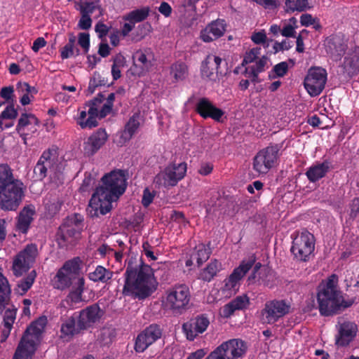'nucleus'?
I'll return each instance as SVG.
<instances>
[{
    "instance_id": "nucleus-1",
    "label": "nucleus",
    "mask_w": 359,
    "mask_h": 359,
    "mask_svg": "<svg viewBox=\"0 0 359 359\" xmlns=\"http://www.w3.org/2000/svg\"><path fill=\"white\" fill-rule=\"evenodd\" d=\"M127 175L126 170H114L102 177V185L96 188L87 208L88 214L91 217L110 212L112 202L117 201L126 191Z\"/></svg>"
},
{
    "instance_id": "nucleus-2",
    "label": "nucleus",
    "mask_w": 359,
    "mask_h": 359,
    "mask_svg": "<svg viewBox=\"0 0 359 359\" xmlns=\"http://www.w3.org/2000/svg\"><path fill=\"white\" fill-rule=\"evenodd\" d=\"M124 277L122 292L124 296H133L139 299H144L151 296L157 288L158 283L153 269L142 260L139 265L134 266L132 259H130Z\"/></svg>"
},
{
    "instance_id": "nucleus-3",
    "label": "nucleus",
    "mask_w": 359,
    "mask_h": 359,
    "mask_svg": "<svg viewBox=\"0 0 359 359\" xmlns=\"http://www.w3.org/2000/svg\"><path fill=\"white\" fill-rule=\"evenodd\" d=\"M26 188L14 177L13 170L8 164H0V209L15 211L21 204Z\"/></svg>"
},
{
    "instance_id": "nucleus-4",
    "label": "nucleus",
    "mask_w": 359,
    "mask_h": 359,
    "mask_svg": "<svg viewBox=\"0 0 359 359\" xmlns=\"http://www.w3.org/2000/svg\"><path fill=\"white\" fill-rule=\"evenodd\" d=\"M335 275L328 278L325 285L319 288L317 300L319 312L323 316H332L345 309L351 307L354 300L344 299L341 292L337 288V283L333 280Z\"/></svg>"
},
{
    "instance_id": "nucleus-5",
    "label": "nucleus",
    "mask_w": 359,
    "mask_h": 359,
    "mask_svg": "<svg viewBox=\"0 0 359 359\" xmlns=\"http://www.w3.org/2000/svg\"><path fill=\"white\" fill-rule=\"evenodd\" d=\"M83 267V261L79 257H75L65 262L53 279V286L59 290L69 288L73 281L78 280Z\"/></svg>"
},
{
    "instance_id": "nucleus-6",
    "label": "nucleus",
    "mask_w": 359,
    "mask_h": 359,
    "mask_svg": "<svg viewBox=\"0 0 359 359\" xmlns=\"http://www.w3.org/2000/svg\"><path fill=\"white\" fill-rule=\"evenodd\" d=\"M291 253L299 261L307 262L315 248V238L306 229L296 231L291 235Z\"/></svg>"
},
{
    "instance_id": "nucleus-7",
    "label": "nucleus",
    "mask_w": 359,
    "mask_h": 359,
    "mask_svg": "<svg viewBox=\"0 0 359 359\" xmlns=\"http://www.w3.org/2000/svg\"><path fill=\"white\" fill-rule=\"evenodd\" d=\"M191 299L189 288L185 284L175 285L166 291L165 306L175 315L182 314Z\"/></svg>"
},
{
    "instance_id": "nucleus-8",
    "label": "nucleus",
    "mask_w": 359,
    "mask_h": 359,
    "mask_svg": "<svg viewBox=\"0 0 359 359\" xmlns=\"http://www.w3.org/2000/svg\"><path fill=\"white\" fill-rule=\"evenodd\" d=\"M186 172L187 164L185 163L171 164L156 175L154 182L158 187L165 188L175 187L179 181L184 178Z\"/></svg>"
},
{
    "instance_id": "nucleus-9",
    "label": "nucleus",
    "mask_w": 359,
    "mask_h": 359,
    "mask_svg": "<svg viewBox=\"0 0 359 359\" xmlns=\"http://www.w3.org/2000/svg\"><path fill=\"white\" fill-rule=\"evenodd\" d=\"M327 76V71L322 67H311L309 69L304 80V86L310 96L316 97L323 92Z\"/></svg>"
},
{
    "instance_id": "nucleus-10",
    "label": "nucleus",
    "mask_w": 359,
    "mask_h": 359,
    "mask_svg": "<svg viewBox=\"0 0 359 359\" xmlns=\"http://www.w3.org/2000/svg\"><path fill=\"white\" fill-rule=\"evenodd\" d=\"M38 255L37 246L35 244L27 245L15 257L13 263V272L16 277L21 276L32 266Z\"/></svg>"
},
{
    "instance_id": "nucleus-11",
    "label": "nucleus",
    "mask_w": 359,
    "mask_h": 359,
    "mask_svg": "<svg viewBox=\"0 0 359 359\" xmlns=\"http://www.w3.org/2000/svg\"><path fill=\"white\" fill-rule=\"evenodd\" d=\"M280 147L278 144L269 146L260 150L253 158V169L259 174H266L273 166Z\"/></svg>"
},
{
    "instance_id": "nucleus-12",
    "label": "nucleus",
    "mask_w": 359,
    "mask_h": 359,
    "mask_svg": "<svg viewBox=\"0 0 359 359\" xmlns=\"http://www.w3.org/2000/svg\"><path fill=\"white\" fill-rule=\"evenodd\" d=\"M290 305L285 300H270L265 303L264 309L261 311L262 320L264 323L272 325L287 313Z\"/></svg>"
},
{
    "instance_id": "nucleus-13",
    "label": "nucleus",
    "mask_w": 359,
    "mask_h": 359,
    "mask_svg": "<svg viewBox=\"0 0 359 359\" xmlns=\"http://www.w3.org/2000/svg\"><path fill=\"white\" fill-rule=\"evenodd\" d=\"M257 258L252 254L247 259H243L239 266L233 269L230 276L224 280V287L226 290H237L240 285V280L253 266Z\"/></svg>"
},
{
    "instance_id": "nucleus-14",
    "label": "nucleus",
    "mask_w": 359,
    "mask_h": 359,
    "mask_svg": "<svg viewBox=\"0 0 359 359\" xmlns=\"http://www.w3.org/2000/svg\"><path fill=\"white\" fill-rule=\"evenodd\" d=\"M162 330L157 324H151L146 327L136 337L135 350L137 353L144 352L150 345L161 338Z\"/></svg>"
},
{
    "instance_id": "nucleus-15",
    "label": "nucleus",
    "mask_w": 359,
    "mask_h": 359,
    "mask_svg": "<svg viewBox=\"0 0 359 359\" xmlns=\"http://www.w3.org/2000/svg\"><path fill=\"white\" fill-rule=\"evenodd\" d=\"M337 333L335 335V344L339 347H346L352 342L358 332V325L351 321L338 322L336 325Z\"/></svg>"
},
{
    "instance_id": "nucleus-16",
    "label": "nucleus",
    "mask_w": 359,
    "mask_h": 359,
    "mask_svg": "<svg viewBox=\"0 0 359 359\" xmlns=\"http://www.w3.org/2000/svg\"><path fill=\"white\" fill-rule=\"evenodd\" d=\"M104 314V311L100 307L98 304L90 305L77 313L79 327L86 330L100 322Z\"/></svg>"
},
{
    "instance_id": "nucleus-17",
    "label": "nucleus",
    "mask_w": 359,
    "mask_h": 359,
    "mask_svg": "<svg viewBox=\"0 0 359 359\" xmlns=\"http://www.w3.org/2000/svg\"><path fill=\"white\" fill-rule=\"evenodd\" d=\"M210 325V320L206 314H200L191 318L182 325V330L187 339L194 341L197 336L203 333Z\"/></svg>"
},
{
    "instance_id": "nucleus-18",
    "label": "nucleus",
    "mask_w": 359,
    "mask_h": 359,
    "mask_svg": "<svg viewBox=\"0 0 359 359\" xmlns=\"http://www.w3.org/2000/svg\"><path fill=\"white\" fill-rule=\"evenodd\" d=\"M224 359L241 358L247 351L245 343L240 339H229L217 347Z\"/></svg>"
},
{
    "instance_id": "nucleus-19",
    "label": "nucleus",
    "mask_w": 359,
    "mask_h": 359,
    "mask_svg": "<svg viewBox=\"0 0 359 359\" xmlns=\"http://www.w3.org/2000/svg\"><path fill=\"white\" fill-rule=\"evenodd\" d=\"M226 29L225 20L218 18L208 23L205 28L201 30L199 38L205 43H210L222 37Z\"/></svg>"
},
{
    "instance_id": "nucleus-20",
    "label": "nucleus",
    "mask_w": 359,
    "mask_h": 359,
    "mask_svg": "<svg viewBox=\"0 0 359 359\" xmlns=\"http://www.w3.org/2000/svg\"><path fill=\"white\" fill-rule=\"evenodd\" d=\"M195 111L202 118H212L215 121L220 122L224 111L217 107L207 97L200 98L196 104Z\"/></svg>"
},
{
    "instance_id": "nucleus-21",
    "label": "nucleus",
    "mask_w": 359,
    "mask_h": 359,
    "mask_svg": "<svg viewBox=\"0 0 359 359\" xmlns=\"http://www.w3.org/2000/svg\"><path fill=\"white\" fill-rule=\"evenodd\" d=\"M79 235V229H74L63 222L56 233V242L60 248H67L69 245H74L75 240Z\"/></svg>"
},
{
    "instance_id": "nucleus-22",
    "label": "nucleus",
    "mask_w": 359,
    "mask_h": 359,
    "mask_svg": "<svg viewBox=\"0 0 359 359\" xmlns=\"http://www.w3.org/2000/svg\"><path fill=\"white\" fill-rule=\"evenodd\" d=\"M108 135L105 129L99 128L93 133L84 144L85 154L88 156L94 155L106 142Z\"/></svg>"
},
{
    "instance_id": "nucleus-23",
    "label": "nucleus",
    "mask_w": 359,
    "mask_h": 359,
    "mask_svg": "<svg viewBox=\"0 0 359 359\" xmlns=\"http://www.w3.org/2000/svg\"><path fill=\"white\" fill-rule=\"evenodd\" d=\"M151 55L149 50H138L133 55V67L135 74L139 76H143L152 66L149 59Z\"/></svg>"
},
{
    "instance_id": "nucleus-24",
    "label": "nucleus",
    "mask_w": 359,
    "mask_h": 359,
    "mask_svg": "<svg viewBox=\"0 0 359 359\" xmlns=\"http://www.w3.org/2000/svg\"><path fill=\"white\" fill-rule=\"evenodd\" d=\"M332 169V163L328 160L316 162L307 168L305 173L310 182L315 183L325 177Z\"/></svg>"
},
{
    "instance_id": "nucleus-25",
    "label": "nucleus",
    "mask_w": 359,
    "mask_h": 359,
    "mask_svg": "<svg viewBox=\"0 0 359 359\" xmlns=\"http://www.w3.org/2000/svg\"><path fill=\"white\" fill-rule=\"evenodd\" d=\"M222 60L219 56L208 55L201 64V75L210 80L214 79L215 74L218 73Z\"/></svg>"
},
{
    "instance_id": "nucleus-26",
    "label": "nucleus",
    "mask_w": 359,
    "mask_h": 359,
    "mask_svg": "<svg viewBox=\"0 0 359 359\" xmlns=\"http://www.w3.org/2000/svg\"><path fill=\"white\" fill-rule=\"evenodd\" d=\"M249 304L250 299L247 294L238 296L223 306L222 309V316L229 318L236 311L243 310L246 309Z\"/></svg>"
},
{
    "instance_id": "nucleus-27",
    "label": "nucleus",
    "mask_w": 359,
    "mask_h": 359,
    "mask_svg": "<svg viewBox=\"0 0 359 359\" xmlns=\"http://www.w3.org/2000/svg\"><path fill=\"white\" fill-rule=\"evenodd\" d=\"M35 214V208L32 205H27L20 212L16 224L17 229L22 233H27Z\"/></svg>"
},
{
    "instance_id": "nucleus-28",
    "label": "nucleus",
    "mask_w": 359,
    "mask_h": 359,
    "mask_svg": "<svg viewBox=\"0 0 359 359\" xmlns=\"http://www.w3.org/2000/svg\"><path fill=\"white\" fill-rule=\"evenodd\" d=\"M347 49V45L338 36L332 37L327 41V52L335 60H340Z\"/></svg>"
},
{
    "instance_id": "nucleus-29",
    "label": "nucleus",
    "mask_w": 359,
    "mask_h": 359,
    "mask_svg": "<svg viewBox=\"0 0 359 359\" xmlns=\"http://www.w3.org/2000/svg\"><path fill=\"white\" fill-rule=\"evenodd\" d=\"M34 341L33 339H29L27 337L23 335L13 355L15 358L29 359L34 353Z\"/></svg>"
},
{
    "instance_id": "nucleus-30",
    "label": "nucleus",
    "mask_w": 359,
    "mask_h": 359,
    "mask_svg": "<svg viewBox=\"0 0 359 359\" xmlns=\"http://www.w3.org/2000/svg\"><path fill=\"white\" fill-rule=\"evenodd\" d=\"M140 126V114L134 113L126 122L124 129L121 132V139L124 142H128L137 132Z\"/></svg>"
},
{
    "instance_id": "nucleus-31",
    "label": "nucleus",
    "mask_w": 359,
    "mask_h": 359,
    "mask_svg": "<svg viewBox=\"0 0 359 359\" xmlns=\"http://www.w3.org/2000/svg\"><path fill=\"white\" fill-rule=\"evenodd\" d=\"M77 313H74L73 316L65 319L60 328L62 337H73L75 334L85 330L84 328L79 327V318H77Z\"/></svg>"
},
{
    "instance_id": "nucleus-32",
    "label": "nucleus",
    "mask_w": 359,
    "mask_h": 359,
    "mask_svg": "<svg viewBox=\"0 0 359 359\" xmlns=\"http://www.w3.org/2000/svg\"><path fill=\"white\" fill-rule=\"evenodd\" d=\"M57 148L53 146L43 151L38 161L42 165H44V167H46L48 171H53L55 170V167L57 165Z\"/></svg>"
},
{
    "instance_id": "nucleus-33",
    "label": "nucleus",
    "mask_w": 359,
    "mask_h": 359,
    "mask_svg": "<svg viewBox=\"0 0 359 359\" xmlns=\"http://www.w3.org/2000/svg\"><path fill=\"white\" fill-rule=\"evenodd\" d=\"M343 68L349 78L359 73V48L354 50L351 57L344 58Z\"/></svg>"
},
{
    "instance_id": "nucleus-34",
    "label": "nucleus",
    "mask_w": 359,
    "mask_h": 359,
    "mask_svg": "<svg viewBox=\"0 0 359 359\" xmlns=\"http://www.w3.org/2000/svg\"><path fill=\"white\" fill-rule=\"evenodd\" d=\"M113 274V271L99 265L94 271L88 273V278L95 283H107L112 278Z\"/></svg>"
},
{
    "instance_id": "nucleus-35",
    "label": "nucleus",
    "mask_w": 359,
    "mask_h": 359,
    "mask_svg": "<svg viewBox=\"0 0 359 359\" xmlns=\"http://www.w3.org/2000/svg\"><path fill=\"white\" fill-rule=\"evenodd\" d=\"M211 253L212 251L209 245H205L203 243H199L194 248L191 253L192 259H195L198 266H200L209 259Z\"/></svg>"
},
{
    "instance_id": "nucleus-36",
    "label": "nucleus",
    "mask_w": 359,
    "mask_h": 359,
    "mask_svg": "<svg viewBox=\"0 0 359 359\" xmlns=\"http://www.w3.org/2000/svg\"><path fill=\"white\" fill-rule=\"evenodd\" d=\"M39 121L35 116V115L32 114L23 113L18 120V123L16 126V130L20 134V137H23L25 141L26 134L22 133V130H24L25 128L29 125L39 126Z\"/></svg>"
},
{
    "instance_id": "nucleus-37",
    "label": "nucleus",
    "mask_w": 359,
    "mask_h": 359,
    "mask_svg": "<svg viewBox=\"0 0 359 359\" xmlns=\"http://www.w3.org/2000/svg\"><path fill=\"white\" fill-rule=\"evenodd\" d=\"M150 11L151 9L149 6H143L130 11L123 18L126 21H132L136 24L146 20L149 15Z\"/></svg>"
},
{
    "instance_id": "nucleus-38",
    "label": "nucleus",
    "mask_w": 359,
    "mask_h": 359,
    "mask_svg": "<svg viewBox=\"0 0 359 359\" xmlns=\"http://www.w3.org/2000/svg\"><path fill=\"white\" fill-rule=\"evenodd\" d=\"M85 287V279L83 277H79L72 290L67 295V298L72 303L78 304L83 302V293Z\"/></svg>"
},
{
    "instance_id": "nucleus-39",
    "label": "nucleus",
    "mask_w": 359,
    "mask_h": 359,
    "mask_svg": "<svg viewBox=\"0 0 359 359\" xmlns=\"http://www.w3.org/2000/svg\"><path fill=\"white\" fill-rule=\"evenodd\" d=\"M36 277L35 270L31 271L28 275L18 282L15 291L20 295H24L32 286Z\"/></svg>"
},
{
    "instance_id": "nucleus-40",
    "label": "nucleus",
    "mask_w": 359,
    "mask_h": 359,
    "mask_svg": "<svg viewBox=\"0 0 359 359\" xmlns=\"http://www.w3.org/2000/svg\"><path fill=\"white\" fill-rule=\"evenodd\" d=\"M221 269L222 264L218 260H211L208 266L201 272L200 277L203 280L210 282Z\"/></svg>"
},
{
    "instance_id": "nucleus-41",
    "label": "nucleus",
    "mask_w": 359,
    "mask_h": 359,
    "mask_svg": "<svg viewBox=\"0 0 359 359\" xmlns=\"http://www.w3.org/2000/svg\"><path fill=\"white\" fill-rule=\"evenodd\" d=\"M170 75L175 81H183L188 75V67L183 62H176L170 66Z\"/></svg>"
},
{
    "instance_id": "nucleus-42",
    "label": "nucleus",
    "mask_w": 359,
    "mask_h": 359,
    "mask_svg": "<svg viewBox=\"0 0 359 359\" xmlns=\"http://www.w3.org/2000/svg\"><path fill=\"white\" fill-rule=\"evenodd\" d=\"M88 118L86 120L85 123L81 122V128H93L97 126L98 123L97 118H100V110L95 108V107L88 106Z\"/></svg>"
},
{
    "instance_id": "nucleus-43",
    "label": "nucleus",
    "mask_w": 359,
    "mask_h": 359,
    "mask_svg": "<svg viewBox=\"0 0 359 359\" xmlns=\"http://www.w3.org/2000/svg\"><path fill=\"white\" fill-rule=\"evenodd\" d=\"M285 4L287 13L302 12L310 8L308 0H285Z\"/></svg>"
},
{
    "instance_id": "nucleus-44",
    "label": "nucleus",
    "mask_w": 359,
    "mask_h": 359,
    "mask_svg": "<svg viewBox=\"0 0 359 359\" xmlns=\"http://www.w3.org/2000/svg\"><path fill=\"white\" fill-rule=\"evenodd\" d=\"M46 324V319L39 318L32 322L26 329L23 335L28 337L29 335L38 337L39 336Z\"/></svg>"
},
{
    "instance_id": "nucleus-45",
    "label": "nucleus",
    "mask_w": 359,
    "mask_h": 359,
    "mask_svg": "<svg viewBox=\"0 0 359 359\" xmlns=\"http://www.w3.org/2000/svg\"><path fill=\"white\" fill-rule=\"evenodd\" d=\"M17 311L18 309L14 305H12L11 308L5 310L3 320L4 327H13L16 319Z\"/></svg>"
},
{
    "instance_id": "nucleus-46",
    "label": "nucleus",
    "mask_w": 359,
    "mask_h": 359,
    "mask_svg": "<svg viewBox=\"0 0 359 359\" xmlns=\"http://www.w3.org/2000/svg\"><path fill=\"white\" fill-rule=\"evenodd\" d=\"M252 42L255 44H262L264 48H268L269 42H272L273 39H268L264 29L259 32H254L250 37Z\"/></svg>"
},
{
    "instance_id": "nucleus-47",
    "label": "nucleus",
    "mask_w": 359,
    "mask_h": 359,
    "mask_svg": "<svg viewBox=\"0 0 359 359\" xmlns=\"http://www.w3.org/2000/svg\"><path fill=\"white\" fill-rule=\"evenodd\" d=\"M288 72V65L286 62H281L276 65L269 74L270 79L276 77H283Z\"/></svg>"
},
{
    "instance_id": "nucleus-48",
    "label": "nucleus",
    "mask_w": 359,
    "mask_h": 359,
    "mask_svg": "<svg viewBox=\"0 0 359 359\" xmlns=\"http://www.w3.org/2000/svg\"><path fill=\"white\" fill-rule=\"evenodd\" d=\"M115 100V94L114 93H110L106 98V102L102 105L100 109V119L106 117L109 114L114 106V102Z\"/></svg>"
},
{
    "instance_id": "nucleus-49",
    "label": "nucleus",
    "mask_w": 359,
    "mask_h": 359,
    "mask_svg": "<svg viewBox=\"0 0 359 359\" xmlns=\"http://www.w3.org/2000/svg\"><path fill=\"white\" fill-rule=\"evenodd\" d=\"M269 58L263 55L259 58L258 60L255 61V63L251 66H249L245 69V73H248V70L254 71L256 72L262 73L265 71V67L267 66Z\"/></svg>"
},
{
    "instance_id": "nucleus-50",
    "label": "nucleus",
    "mask_w": 359,
    "mask_h": 359,
    "mask_svg": "<svg viewBox=\"0 0 359 359\" xmlns=\"http://www.w3.org/2000/svg\"><path fill=\"white\" fill-rule=\"evenodd\" d=\"M80 55V50L70 44L67 43L61 48L60 56L62 60L69 58L72 56H78Z\"/></svg>"
},
{
    "instance_id": "nucleus-51",
    "label": "nucleus",
    "mask_w": 359,
    "mask_h": 359,
    "mask_svg": "<svg viewBox=\"0 0 359 359\" xmlns=\"http://www.w3.org/2000/svg\"><path fill=\"white\" fill-rule=\"evenodd\" d=\"M261 50L262 49L260 47H256L246 52L242 65H244L255 62L261 55Z\"/></svg>"
},
{
    "instance_id": "nucleus-52",
    "label": "nucleus",
    "mask_w": 359,
    "mask_h": 359,
    "mask_svg": "<svg viewBox=\"0 0 359 359\" xmlns=\"http://www.w3.org/2000/svg\"><path fill=\"white\" fill-rule=\"evenodd\" d=\"M83 220V217L80 214L76 213L72 216L67 217L64 222L73 226L74 229H79V231H80Z\"/></svg>"
},
{
    "instance_id": "nucleus-53",
    "label": "nucleus",
    "mask_w": 359,
    "mask_h": 359,
    "mask_svg": "<svg viewBox=\"0 0 359 359\" xmlns=\"http://www.w3.org/2000/svg\"><path fill=\"white\" fill-rule=\"evenodd\" d=\"M78 43L83 48L86 54L90 49V34L86 32H81L78 35Z\"/></svg>"
},
{
    "instance_id": "nucleus-54",
    "label": "nucleus",
    "mask_w": 359,
    "mask_h": 359,
    "mask_svg": "<svg viewBox=\"0 0 359 359\" xmlns=\"http://www.w3.org/2000/svg\"><path fill=\"white\" fill-rule=\"evenodd\" d=\"M48 170L40 162L37 161L34 168V177L38 180H43L48 175Z\"/></svg>"
},
{
    "instance_id": "nucleus-55",
    "label": "nucleus",
    "mask_w": 359,
    "mask_h": 359,
    "mask_svg": "<svg viewBox=\"0 0 359 359\" xmlns=\"http://www.w3.org/2000/svg\"><path fill=\"white\" fill-rule=\"evenodd\" d=\"M97 7V6L95 2L86 1L80 6L81 14L90 17V15L94 13Z\"/></svg>"
},
{
    "instance_id": "nucleus-56",
    "label": "nucleus",
    "mask_w": 359,
    "mask_h": 359,
    "mask_svg": "<svg viewBox=\"0 0 359 359\" xmlns=\"http://www.w3.org/2000/svg\"><path fill=\"white\" fill-rule=\"evenodd\" d=\"M151 29V26L149 23L147 22L137 26V38L136 41L142 39Z\"/></svg>"
},
{
    "instance_id": "nucleus-57",
    "label": "nucleus",
    "mask_w": 359,
    "mask_h": 359,
    "mask_svg": "<svg viewBox=\"0 0 359 359\" xmlns=\"http://www.w3.org/2000/svg\"><path fill=\"white\" fill-rule=\"evenodd\" d=\"M18 111L13 104L7 106L1 113V117L5 119H15L18 116Z\"/></svg>"
},
{
    "instance_id": "nucleus-58",
    "label": "nucleus",
    "mask_w": 359,
    "mask_h": 359,
    "mask_svg": "<svg viewBox=\"0 0 359 359\" xmlns=\"http://www.w3.org/2000/svg\"><path fill=\"white\" fill-rule=\"evenodd\" d=\"M295 28L289 25V24H287L286 22H284L283 24H282V27H281V35L283 36H285V37H287V38H290V37H296V31H295Z\"/></svg>"
},
{
    "instance_id": "nucleus-59",
    "label": "nucleus",
    "mask_w": 359,
    "mask_h": 359,
    "mask_svg": "<svg viewBox=\"0 0 359 359\" xmlns=\"http://www.w3.org/2000/svg\"><path fill=\"white\" fill-rule=\"evenodd\" d=\"M95 31L100 39L106 37L109 31V27L102 22H98L95 27Z\"/></svg>"
},
{
    "instance_id": "nucleus-60",
    "label": "nucleus",
    "mask_w": 359,
    "mask_h": 359,
    "mask_svg": "<svg viewBox=\"0 0 359 359\" xmlns=\"http://www.w3.org/2000/svg\"><path fill=\"white\" fill-rule=\"evenodd\" d=\"M14 88L13 86H9L1 88L0 96L6 101L8 102L13 99Z\"/></svg>"
},
{
    "instance_id": "nucleus-61",
    "label": "nucleus",
    "mask_w": 359,
    "mask_h": 359,
    "mask_svg": "<svg viewBox=\"0 0 359 359\" xmlns=\"http://www.w3.org/2000/svg\"><path fill=\"white\" fill-rule=\"evenodd\" d=\"M154 195L146 188L143 191V196L142 198V204L144 207H148L153 201Z\"/></svg>"
},
{
    "instance_id": "nucleus-62",
    "label": "nucleus",
    "mask_w": 359,
    "mask_h": 359,
    "mask_svg": "<svg viewBox=\"0 0 359 359\" xmlns=\"http://www.w3.org/2000/svg\"><path fill=\"white\" fill-rule=\"evenodd\" d=\"M79 28L81 29L87 30L91 27L92 20L90 16L81 15V18L78 24Z\"/></svg>"
},
{
    "instance_id": "nucleus-63",
    "label": "nucleus",
    "mask_w": 359,
    "mask_h": 359,
    "mask_svg": "<svg viewBox=\"0 0 359 359\" xmlns=\"http://www.w3.org/2000/svg\"><path fill=\"white\" fill-rule=\"evenodd\" d=\"M200 0H182V6L184 8V11L195 12L196 10V4Z\"/></svg>"
},
{
    "instance_id": "nucleus-64",
    "label": "nucleus",
    "mask_w": 359,
    "mask_h": 359,
    "mask_svg": "<svg viewBox=\"0 0 359 359\" xmlns=\"http://www.w3.org/2000/svg\"><path fill=\"white\" fill-rule=\"evenodd\" d=\"M315 22V18L309 13H304L300 16V23L302 26L309 27Z\"/></svg>"
}]
</instances>
